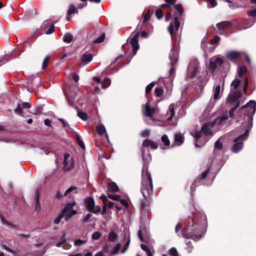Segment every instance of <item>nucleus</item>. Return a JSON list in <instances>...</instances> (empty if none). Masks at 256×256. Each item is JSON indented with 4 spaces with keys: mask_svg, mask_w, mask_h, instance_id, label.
Listing matches in <instances>:
<instances>
[{
    "mask_svg": "<svg viewBox=\"0 0 256 256\" xmlns=\"http://www.w3.org/2000/svg\"><path fill=\"white\" fill-rule=\"evenodd\" d=\"M187 227L182 231L183 238L198 242L204 236L208 226L207 218L203 212L198 211L194 217H188Z\"/></svg>",
    "mask_w": 256,
    "mask_h": 256,
    "instance_id": "obj_1",
    "label": "nucleus"
},
{
    "mask_svg": "<svg viewBox=\"0 0 256 256\" xmlns=\"http://www.w3.org/2000/svg\"><path fill=\"white\" fill-rule=\"evenodd\" d=\"M142 186L141 192L143 198L140 200V207L142 212V216L146 218L149 216L150 206L152 201L153 184L150 173L145 167L142 172Z\"/></svg>",
    "mask_w": 256,
    "mask_h": 256,
    "instance_id": "obj_2",
    "label": "nucleus"
},
{
    "mask_svg": "<svg viewBox=\"0 0 256 256\" xmlns=\"http://www.w3.org/2000/svg\"><path fill=\"white\" fill-rule=\"evenodd\" d=\"M256 110V102L254 100L250 101L246 105L242 108L240 113L244 114V119L248 122L247 124L248 129L244 134L240 136L234 140L236 142L235 144H242V141L247 138L248 129H251L252 127V116L254 114Z\"/></svg>",
    "mask_w": 256,
    "mask_h": 256,
    "instance_id": "obj_3",
    "label": "nucleus"
},
{
    "mask_svg": "<svg viewBox=\"0 0 256 256\" xmlns=\"http://www.w3.org/2000/svg\"><path fill=\"white\" fill-rule=\"evenodd\" d=\"M228 119V116H222L215 118L212 122L204 126L200 132H196L194 134L192 133V134L195 140H197L201 138L203 134L206 136L210 135L212 133V130L211 129L216 130L218 129L219 126L224 125L225 124V121Z\"/></svg>",
    "mask_w": 256,
    "mask_h": 256,
    "instance_id": "obj_4",
    "label": "nucleus"
},
{
    "mask_svg": "<svg viewBox=\"0 0 256 256\" xmlns=\"http://www.w3.org/2000/svg\"><path fill=\"white\" fill-rule=\"evenodd\" d=\"M158 145H142L141 150L142 152V158L144 161L145 166L143 167L144 168L145 167L148 168L146 164L148 163L151 159L150 156V150H156L158 148ZM143 169H142V170Z\"/></svg>",
    "mask_w": 256,
    "mask_h": 256,
    "instance_id": "obj_5",
    "label": "nucleus"
},
{
    "mask_svg": "<svg viewBox=\"0 0 256 256\" xmlns=\"http://www.w3.org/2000/svg\"><path fill=\"white\" fill-rule=\"evenodd\" d=\"M84 203L87 210L90 212L98 214L100 212L101 208L100 206H95V202L94 198L88 196L85 198Z\"/></svg>",
    "mask_w": 256,
    "mask_h": 256,
    "instance_id": "obj_6",
    "label": "nucleus"
},
{
    "mask_svg": "<svg viewBox=\"0 0 256 256\" xmlns=\"http://www.w3.org/2000/svg\"><path fill=\"white\" fill-rule=\"evenodd\" d=\"M70 154L68 153H65L64 154V160L62 163L63 166L62 170L64 172L70 171L72 170L74 167V161L72 158L70 160Z\"/></svg>",
    "mask_w": 256,
    "mask_h": 256,
    "instance_id": "obj_7",
    "label": "nucleus"
},
{
    "mask_svg": "<svg viewBox=\"0 0 256 256\" xmlns=\"http://www.w3.org/2000/svg\"><path fill=\"white\" fill-rule=\"evenodd\" d=\"M198 62L196 60H192L188 66V76L192 78L195 76L198 71Z\"/></svg>",
    "mask_w": 256,
    "mask_h": 256,
    "instance_id": "obj_8",
    "label": "nucleus"
},
{
    "mask_svg": "<svg viewBox=\"0 0 256 256\" xmlns=\"http://www.w3.org/2000/svg\"><path fill=\"white\" fill-rule=\"evenodd\" d=\"M220 84L216 86L214 88V100H210V102L208 103L207 108L205 111V114H206L207 113H208L212 108H213L214 102V100H217L220 98Z\"/></svg>",
    "mask_w": 256,
    "mask_h": 256,
    "instance_id": "obj_9",
    "label": "nucleus"
},
{
    "mask_svg": "<svg viewBox=\"0 0 256 256\" xmlns=\"http://www.w3.org/2000/svg\"><path fill=\"white\" fill-rule=\"evenodd\" d=\"M223 64L222 60L218 57H214L210 60L208 69L212 72H214L219 66Z\"/></svg>",
    "mask_w": 256,
    "mask_h": 256,
    "instance_id": "obj_10",
    "label": "nucleus"
},
{
    "mask_svg": "<svg viewBox=\"0 0 256 256\" xmlns=\"http://www.w3.org/2000/svg\"><path fill=\"white\" fill-rule=\"evenodd\" d=\"M239 94H232L229 95L227 100L230 102H236V106L233 108L229 112L230 117L234 116V112L239 106V102H238V98Z\"/></svg>",
    "mask_w": 256,
    "mask_h": 256,
    "instance_id": "obj_11",
    "label": "nucleus"
},
{
    "mask_svg": "<svg viewBox=\"0 0 256 256\" xmlns=\"http://www.w3.org/2000/svg\"><path fill=\"white\" fill-rule=\"evenodd\" d=\"M180 26V22L178 18L175 16L174 22L170 23L168 28V30L172 36L174 31H178L179 30Z\"/></svg>",
    "mask_w": 256,
    "mask_h": 256,
    "instance_id": "obj_12",
    "label": "nucleus"
},
{
    "mask_svg": "<svg viewBox=\"0 0 256 256\" xmlns=\"http://www.w3.org/2000/svg\"><path fill=\"white\" fill-rule=\"evenodd\" d=\"M139 32H137L134 36L130 40V44L132 47V54L135 55L136 53V51L139 48V44L138 43Z\"/></svg>",
    "mask_w": 256,
    "mask_h": 256,
    "instance_id": "obj_13",
    "label": "nucleus"
},
{
    "mask_svg": "<svg viewBox=\"0 0 256 256\" xmlns=\"http://www.w3.org/2000/svg\"><path fill=\"white\" fill-rule=\"evenodd\" d=\"M142 108L144 114L148 117L152 116L155 112V108H151L148 102L142 105Z\"/></svg>",
    "mask_w": 256,
    "mask_h": 256,
    "instance_id": "obj_14",
    "label": "nucleus"
},
{
    "mask_svg": "<svg viewBox=\"0 0 256 256\" xmlns=\"http://www.w3.org/2000/svg\"><path fill=\"white\" fill-rule=\"evenodd\" d=\"M240 53L235 51L229 52L226 54V58L230 60H236L239 58Z\"/></svg>",
    "mask_w": 256,
    "mask_h": 256,
    "instance_id": "obj_15",
    "label": "nucleus"
},
{
    "mask_svg": "<svg viewBox=\"0 0 256 256\" xmlns=\"http://www.w3.org/2000/svg\"><path fill=\"white\" fill-rule=\"evenodd\" d=\"M184 134L178 132L174 134V142L176 143L183 144L184 142Z\"/></svg>",
    "mask_w": 256,
    "mask_h": 256,
    "instance_id": "obj_16",
    "label": "nucleus"
},
{
    "mask_svg": "<svg viewBox=\"0 0 256 256\" xmlns=\"http://www.w3.org/2000/svg\"><path fill=\"white\" fill-rule=\"evenodd\" d=\"M76 204V202L74 201H72L71 202H67L64 206V208L62 209V211L63 213L65 214L66 212L70 210H72L74 206Z\"/></svg>",
    "mask_w": 256,
    "mask_h": 256,
    "instance_id": "obj_17",
    "label": "nucleus"
},
{
    "mask_svg": "<svg viewBox=\"0 0 256 256\" xmlns=\"http://www.w3.org/2000/svg\"><path fill=\"white\" fill-rule=\"evenodd\" d=\"M108 189L110 192H116L119 191V188L114 182H110L108 186Z\"/></svg>",
    "mask_w": 256,
    "mask_h": 256,
    "instance_id": "obj_18",
    "label": "nucleus"
},
{
    "mask_svg": "<svg viewBox=\"0 0 256 256\" xmlns=\"http://www.w3.org/2000/svg\"><path fill=\"white\" fill-rule=\"evenodd\" d=\"M174 106L172 104L169 106L168 110L166 113L167 119L168 120H171L174 116Z\"/></svg>",
    "mask_w": 256,
    "mask_h": 256,
    "instance_id": "obj_19",
    "label": "nucleus"
},
{
    "mask_svg": "<svg viewBox=\"0 0 256 256\" xmlns=\"http://www.w3.org/2000/svg\"><path fill=\"white\" fill-rule=\"evenodd\" d=\"M92 58V55L90 54H84L82 56V62L84 64L90 62Z\"/></svg>",
    "mask_w": 256,
    "mask_h": 256,
    "instance_id": "obj_20",
    "label": "nucleus"
},
{
    "mask_svg": "<svg viewBox=\"0 0 256 256\" xmlns=\"http://www.w3.org/2000/svg\"><path fill=\"white\" fill-rule=\"evenodd\" d=\"M96 132L99 135L102 136V135H103V134H105L106 136L108 138V134H106V128H105L104 126H103L102 124L98 125L96 127Z\"/></svg>",
    "mask_w": 256,
    "mask_h": 256,
    "instance_id": "obj_21",
    "label": "nucleus"
},
{
    "mask_svg": "<svg viewBox=\"0 0 256 256\" xmlns=\"http://www.w3.org/2000/svg\"><path fill=\"white\" fill-rule=\"evenodd\" d=\"M169 58L172 64H176L177 62L178 58L177 52L173 50H172L170 53Z\"/></svg>",
    "mask_w": 256,
    "mask_h": 256,
    "instance_id": "obj_22",
    "label": "nucleus"
},
{
    "mask_svg": "<svg viewBox=\"0 0 256 256\" xmlns=\"http://www.w3.org/2000/svg\"><path fill=\"white\" fill-rule=\"evenodd\" d=\"M222 146L223 145H214V156L223 154Z\"/></svg>",
    "mask_w": 256,
    "mask_h": 256,
    "instance_id": "obj_23",
    "label": "nucleus"
},
{
    "mask_svg": "<svg viewBox=\"0 0 256 256\" xmlns=\"http://www.w3.org/2000/svg\"><path fill=\"white\" fill-rule=\"evenodd\" d=\"M230 25H231V24L230 22H228V21H224V22H221L218 23L216 26H217V27L220 30H223L224 28H226L230 26Z\"/></svg>",
    "mask_w": 256,
    "mask_h": 256,
    "instance_id": "obj_24",
    "label": "nucleus"
},
{
    "mask_svg": "<svg viewBox=\"0 0 256 256\" xmlns=\"http://www.w3.org/2000/svg\"><path fill=\"white\" fill-rule=\"evenodd\" d=\"M78 213V212L76 210H72L70 212L65 213L64 216V219L66 221L68 220L70 218H72L74 215Z\"/></svg>",
    "mask_w": 256,
    "mask_h": 256,
    "instance_id": "obj_25",
    "label": "nucleus"
},
{
    "mask_svg": "<svg viewBox=\"0 0 256 256\" xmlns=\"http://www.w3.org/2000/svg\"><path fill=\"white\" fill-rule=\"evenodd\" d=\"M42 147H40L41 149L40 154H48L49 153L52 152V150L47 145H42Z\"/></svg>",
    "mask_w": 256,
    "mask_h": 256,
    "instance_id": "obj_26",
    "label": "nucleus"
},
{
    "mask_svg": "<svg viewBox=\"0 0 256 256\" xmlns=\"http://www.w3.org/2000/svg\"><path fill=\"white\" fill-rule=\"evenodd\" d=\"M118 238V234L114 231H112L108 234V240L110 242H115Z\"/></svg>",
    "mask_w": 256,
    "mask_h": 256,
    "instance_id": "obj_27",
    "label": "nucleus"
},
{
    "mask_svg": "<svg viewBox=\"0 0 256 256\" xmlns=\"http://www.w3.org/2000/svg\"><path fill=\"white\" fill-rule=\"evenodd\" d=\"M210 170V168L209 167L205 172H203L197 178L196 180H200V182L202 180H204L207 177L208 174Z\"/></svg>",
    "mask_w": 256,
    "mask_h": 256,
    "instance_id": "obj_28",
    "label": "nucleus"
},
{
    "mask_svg": "<svg viewBox=\"0 0 256 256\" xmlns=\"http://www.w3.org/2000/svg\"><path fill=\"white\" fill-rule=\"evenodd\" d=\"M72 34L70 33H67L64 36L63 40L64 42L70 43L72 41Z\"/></svg>",
    "mask_w": 256,
    "mask_h": 256,
    "instance_id": "obj_29",
    "label": "nucleus"
},
{
    "mask_svg": "<svg viewBox=\"0 0 256 256\" xmlns=\"http://www.w3.org/2000/svg\"><path fill=\"white\" fill-rule=\"evenodd\" d=\"M121 247L120 244H118L114 246V250L111 252L110 256H113L116 254L120 250Z\"/></svg>",
    "mask_w": 256,
    "mask_h": 256,
    "instance_id": "obj_30",
    "label": "nucleus"
},
{
    "mask_svg": "<svg viewBox=\"0 0 256 256\" xmlns=\"http://www.w3.org/2000/svg\"><path fill=\"white\" fill-rule=\"evenodd\" d=\"M168 254L171 256H179V254L176 248L173 247L169 250Z\"/></svg>",
    "mask_w": 256,
    "mask_h": 256,
    "instance_id": "obj_31",
    "label": "nucleus"
},
{
    "mask_svg": "<svg viewBox=\"0 0 256 256\" xmlns=\"http://www.w3.org/2000/svg\"><path fill=\"white\" fill-rule=\"evenodd\" d=\"M174 7L178 12L180 16H182L183 14V9L182 5L180 4H174Z\"/></svg>",
    "mask_w": 256,
    "mask_h": 256,
    "instance_id": "obj_32",
    "label": "nucleus"
},
{
    "mask_svg": "<svg viewBox=\"0 0 256 256\" xmlns=\"http://www.w3.org/2000/svg\"><path fill=\"white\" fill-rule=\"evenodd\" d=\"M185 243L187 246L186 248L188 250V252L189 253L191 252L194 248V246L192 245V242L190 241L186 240Z\"/></svg>",
    "mask_w": 256,
    "mask_h": 256,
    "instance_id": "obj_33",
    "label": "nucleus"
},
{
    "mask_svg": "<svg viewBox=\"0 0 256 256\" xmlns=\"http://www.w3.org/2000/svg\"><path fill=\"white\" fill-rule=\"evenodd\" d=\"M200 180L196 179L191 186L190 190H192V192L194 191L196 187L200 185Z\"/></svg>",
    "mask_w": 256,
    "mask_h": 256,
    "instance_id": "obj_34",
    "label": "nucleus"
},
{
    "mask_svg": "<svg viewBox=\"0 0 256 256\" xmlns=\"http://www.w3.org/2000/svg\"><path fill=\"white\" fill-rule=\"evenodd\" d=\"M242 148V145H232V150L234 152H238Z\"/></svg>",
    "mask_w": 256,
    "mask_h": 256,
    "instance_id": "obj_35",
    "label": "nucleus"
},
{
    "mask_svg": "<svg viewBox=\"0 0 256 256\" xmlns=\"http://www.w3.org/2000/svg\"><path fill=\"white\" fill-rule=\"evenodd\" d=\"M50 57L48 56H46L43 60L42 64V68L44 69H46L47 67V66L49 62Z\"/></svg>",
    "mask_w": 256,
    "mask_h": 256,
    "instance_id": "obj_36",
    "label": "nucleus"
},
{
    "mask_svg": "<svg viewBox=\"0 0 256 256\" xmlns=\"http://www.w3.org/2000/svg\"><path fill=\"white\" fill-rule=\"evenodd\" d=\"M78 11L75 8L74 6L73 5L70 6L69 9L68 10V15H70L74 14H76L78 13Z\"/></svg>",
    "mask_w": 256,
    "mask_h": 256,
    "instance_id": "obj_37",
    "label": "nucleus"
},
{
    "mask_svg": "<svg viewBox=\"0 0 256 256\" xmlns=\"http://www.w3.org/2000/svg\"><path fill=\"white\" fill-rule=\"evenodd\" d=\"M246 71V68L245 66L239 67L238 70V72L239 76L243 75Z\"/></svg>",
    "mask_w": 256,
    "mask_h": 256,
    "instance_id": "obj_38",
    "label": "nucleus"
},
{
    "mask_svg": "<svg viewBox=\"0 0 256 256\" xmlns=\"http://www.w3.org/2000/svg\"><path fill=\"white\" fill-rule=\"evenodd\" d=\"M64 216V214L62 212L61 213L58 215V216L56 217V218L54 220V224H58Z\"/></svg>",
    "mask_w": 256,
    "mask_h": 256,
    "instance_id": "obj_39",
    "label": "nucleus"
},
{
    "mask_svg": "<svg viewBox=\"0 0 256 256\" xmlns=\"http://www.w3.org/2000/svg\"><path fill=\"white\" fill-rule=\"evenodd\" d=\"M108 196L110 198L116 201H118L120 200V195L114 194H108Z\"/></svg>",
    "mask_w": 256,
    "mask_h": 256,
    "instance_id": "obj_40",
    "label": "nucleus"
},
{
    "mask_svg": "<svg viewBox=\"0 0 256 256\" xmlns=\"http://www.w3.org/2000/svg\"><path fill=\"white\" fill-rule=\"evenodd\" d=\"M155 83L154 82H152L148 86H146V94L150 93L154 86Z\"/></svg>",
    "mask_w": 256,
    "mask_h": 256,
    "instance_id": "obj_41",
    "label": "nucleus"
},
{
    "mask_svg": "<svg viewBox=\"0 0 256 256\" xmlns=\"http://www.w3.org/2000/svg\"><path fill=\"white\" fill-rule=\"evenodd\" d=\"M240 83V80L238 79H236L232 81L231 84V86L233 87L234 90H236V88L238 86Z\"/></svg>",
    "mask_w": 256,
    "mask_h": 256,
    "instance_id": "obj_42",
    "label": "nucleus"
},
{
    "mask_svg": "<svg viewBox=\"0 0 256 256\" xmlns=\"http://www.w3.org/2000/svg\"><path fill=\"white\" fill-rule=\"evenodd\" d=\"M102 234L100 232H96L92 234V238L94 240H97L100 238Z\"/></svg>",
    "mask_w": 256,
    "mask_h": 256,
    "instance_id": "obj_43",
    "label": "nucleus"
},
{
    "mask_svg": "<svg viewBox=\"0 0 256 256\" xmlns=\"http://www.w3.org/2000/svg\"><path fill=\"white\" fill-rule=\"evenodd\" d=\"M110 84V80L108 78H105L104 80L102 82V88L108 87Z\"/></svg>",
    "mask_w": 256,
    "mask_h": 256,
    "instance_id": "obj_44",
    "label": "nucleus"
},
{
    "mask_svg": "<svg viewBox=\"0 0 256 256\" xmlns=\"http://www.w3.org/2000/svg\"><path fill=\"white\" fill-rule=\"evenodd\" d=\"M78 115L81 119L83 120H86L87 119V114L84 112L78 111Z\"/></svg>",
    "mask_w": 256,
    "mask_h": 256,
    "instance_id": "obj_45",
    "label": "nucleus"
},
{
    "mask_svg": "<svg viewBox=\"0 0 256 256\" xmlns=\"http://www.w3.org/2000/svg\"><path fill=\"white\" fill-rule=\"evenodd\" d=\"M150 10H148V12H146V14H145V16H144V22H143L144 24H146L147 22L148 21V20H150Z\"/></svg>",
    "mask_w": 256,
    "mask_h": 256,
    "instance_id": "obj_46",
    "label": "nucleus"
},
{
    "mask_svg": "<svg viewBox=\"0 0 256 256\" xmlns=\"http://www.w3.org/2000/svg\"><path fill=\"white\" fill-rule=\"evenodd\" d=\"M105 38V34H102L99 38L96 39L94 41V43L99 44L104 41Z\"/></svg>",
    "mask_w": 256,
    "mask_h": 256,
    "instance_id": "obj_47",
    "label": "nucleus"
},
{
    "mask_svg": "<svg viewBox=\"0 0 256 256\" xmlns=\"http://www.w3.org/2000/svg\"><path fill=\"white\" fill-rule=\"evenodd\" d=\"M208 8H214L217 5V2L216 0H208Z\"/></svg>",
    "mask_w": 256,
    "mask_h": 256,
    "instance_id": "obj_48",
    "label": "nucleus"
},
{
    "mask_svg": "<svg viewBox=\"0 0 256 256\" xmlns=\"http://www.w3.org/2000/svg\"><path fill=\"white\" fill-rule=\"evenodd\" d=\"M161 140L164 144H170V140L166 135H163L161 138Z\"/></svg>",
    "mask_w": 256,
    "mask_h": 256,
    "instance_id": "obj_49",
    "label": "nucleus"
},
{
    "mask_svg": "<svg viewBox=\"0 0 256 256\" xmlns=\"http://www.w3.org/2000/svg\"><path fill=\"white\" fill-rule=\"evenodd\" d=\"M154 93L157 96H160L163 94V90L160 88H156L154 90Z\"/></svg>",
    "mask_w": 256,
    "mask_h": 256,
    "instance_id": "obj_50",
    "label": "nucleus"
},
{
    "mask_svg": "<svg viewBox=\"0 0 256 256\" xmlns=\"http://www.w3.org/2000/svg\"><path fill=\"white\" fill-rule=\"evenodd\" d=\"M86 240L78 239L74 241L75 246H80L86 243Z\"/></svg>",
    "mask_w": 256,
    "mask_h": 256,
    "instance_id": "obj_51",
    "label": "nucleus"
},
{
    "mask_svg": "<svg viewBox=\"0 0 256 256\" xmlns=\"http://www.w3.org/2000/svg\"><path fill=\"white\" fill-rule=\"evenodd\" d=\"M54 31V24H52L50 26L49 28L48 29L46 30L45 33L47 34H51Z\"/></svg>",
    "mask_w": 256,
    "mask_h": 256,
    "instance_id": "obj_52",
    "label": "nucleus"
},
{
    "mask_svg": "<svg viewBox=\"0 0 256 256\" xmlns=\"http://www.w3.org/2000/svg\"><path fill=\"white\" fill-rule=\"evenodd\" d=\"M14 112L18 114H22V109L20 105L18 104L14 110Z\"/></svg>",
    "mask_w": 256,
    "mask_h": 256,
    "instance_id": "obj_53",
    "label": "nucleus"
},
{
    "mask_svg": "<svg viewBox=\"0 0 256 256\" xmlns=\"http://www.w3.org/2000/svg\"><path fill=\"white\" fill-rule=\"evenodd\" d=\"M77 190V188L76 187V186H71V187L69 188L66 191V192H64V194L63 196H66L69 193L71 192L74 190Z\"/></svg>",
    "mask_w": 256,
    "mask_h": 256,
    "instance_id": "obj_54",
    "label": "nucleus"
},
{
    "mask_svg": "<svg viewBox=\"0 0 256 256\" xmlns=\"http://www.w3.org/2000/svg\"><path fill=\"white\" fill-rule=\"evenodd\" d=\"M156 15L158 20L161 19L163 17V14L160 10H157L156 11Z\"/></svg>",
    "mask_w": 256,
    "mask_h": 256,
    "instance_id": "obj_55",
    "label": "nucleus"
},
{
    "mask_svg": "<svg viewBox=\"0 0 256 256\" xmlns=\"http://www.w3.org/2000/svg\"><path fill=\"white\" fill-rule=\"evenodd\" d=\"M220 40V38L218 36H215L212 40L210 41V44H214L218 42Z\"/></svg>",
    "mask_w": 256,
    "mask_h": 256,
    "instance_id": "obj_56",
    "label": "nucleus"
},
{
    "mask_svg": "<svg viewBox=\"0 0 256 256\" xmlns=\"http://www.w3.org/2000/svg\"><path fill=\"white\" fill-rule=\"evenodd\" d=\"M0 218L1 220L4 224L10 226H13V224H12L10 223L8 221H7L3 216H1Z\"/></svg>",
    "mask_w": 256,
    "mask_h": 256,
    "instance_id": "obj_57",
    "label": "nucleus"
},
{
    "mask_svg": "<svg viewBox=\"0 0 256 256\" xmlns=\"http://www.w3.org/2000/svg\"><path fill=\"white\" fill-rule=\"evenodd\" d=\"M150 134V130H144L141 132L140 135L142 137H147Z\"/></svg>",
    "mask_w": 256,
    "mask_h": 256,
    "instance_id": "obj_58",
    "label": "nucleus"
},
{
    "mask_svg": "<svg viewBox=\"0 0 256 256\" xmlns=\"http://www.w3.org/2000/svg\"><path fill=\"white\" fill-rule=\"evenodd\" d=\"M130 240H128L126 242V243L124 247L123 248L122 250V253L124 254V253L126 250L128 249V247H129V245H130Z\"/></svg>",
    "mask_w": 256,
    "mask_h": 256,
    "instance_id": "obj_59",
    "label": "nucleus"
},
{
    "mask_svg": "<svg viewBox=\"0 0 256 256\" xmlns=\"http://www.w3.org/2000/svg\"><path fill=\"white\" fill-rule=\"evenodd\" d=\"M92 216V214L90 213L88 214L82 220V222H86Z\"/></svg>",
    "mask_w": 256,
    "mask_h": 256,
    "instance_id": "obj_60",
    "label": "nucleus"
},
{
    "mask_svg": "<svg viewBox=\"0 0 256 256\" xmlns=\"http://www.w3.org/2000/svg\"><path fill=\"white\" fill-rule=\"evenodd\" d=\"M100 198L102 200L103 204H107L108 198L104 194H101Z\"/></svg>",
    "mask_w": 256,
    "mask_h": 256,
    "instance_id": "obj_61",
    "label": "nucleus"
},
{
    "mask_svg": "<svg viewBox=\"0 0 256 256\" xmlns=\"http://www.w3.org/2000/svg\"><path fill=\"white\" fill-rule=\"evenodd\" d=\"M123 206H124L126 208H128V202L124 199H121L120 198L118 200Z\"/></svg>",
    "mask_w": 256,
    "mask_h": 256,
    "instance_id": "obj_62",
    "label": "nucleus"
},
{
    "mask_svg": "<svg viewBox=\"0 0 256 256\" xmlns=\"http://www.w3.org/2000/svg\"><path fill=\"white\" fill-rule=\"evenodd\" d=\"M35 202H40V194L38 190H36L34 196Z\"/></svg>",
    "mask_w": 256,
    "mask_h": 256,
    "instance_id": "obj_63",
    "label": "nucleus"
},
{
    "mask_svg": "<svg viewBox=\"0 0 256 256\" xmlns=\"http://www.w3.org/2000/svg\"><path fill=\"white\" fill-rule=\"evenodd\" d=\"M248 14L250 16H256V9H252L248 12Z\"/></svg>",
    "mask_w": 256,
    "mask_h": 256,
    "instance_id": "obj_64",
    "label": "nucleus"
}]
</instances>
